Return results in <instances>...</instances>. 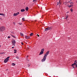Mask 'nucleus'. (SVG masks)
Returning a JSON list of instances; mask_svg holds the SVG:
<instances>
[{
  "label": "nucleus",
  "mask_w": 77,
  "mask_h": 77,
  "mask_svg": "<svg viewBox=\"0 0 77 77\" xmlns=\"http://www.w3.org/2000/svg\"><path fill=\"white\" fill-rule=\"evenodd\" d=\"M5 31V26H1L0 27V32H3L4 31Z\"/></svg>",
  "instance_id": "nucleus-1"
},
{
  "label": "nucleus",
  "mask_w": 77,
  "mask_h": 77,
  "mask_svg": "<svg viewBox=\"0 0 77 77\" xmlns=\"http://www.w3.org/2000/svg\"><path fill=\"white\" fill-rule=\"evenodd\" d=\"M10 57H8L5 60H4V63H6V62H8V61L9 60V59Z\"/></svg>",
  "instance_id": "nucleus-2"
},
{
  "label": "nucleus",
  "mask_w": 77,
  "mask_h": 77,
  "mask_svg": "<svg viewBox=\"0 0 77 77\" xmlns=\"http://www.w3.org/2000/svg\"><path fill=\"white\" fill-rule=\"evenodd\" d=\"M51 29H52V27H48L45 29V31H47V30H51Z\"/></svg>",
  "instance_id": "nucleus-3"
},
{
  "label": "nucleus",
  "mask_w": 77,
  "mask_h": 77,
  "mask_svg": "<svg viewBox=\"0 0 77 77\" xmlns=\"http://www.w3.org/2000/svg\"><path fill=\"white\" fill-rule=\"evenodd\" d=\"M46 58L47 57L44 56L42 60V62H45V60H46Z\"/></svg>",
  "instance_id": "nucleus-4"
},
{
  "label": "nucleus",
  "mask_w": 77,
  "mask_h": 77,
  "mask_svg": "<svg viewBox=\"0 0 77 77\" xmlns=\"http://www.w3.org/2000/svg\"><path fill=\"white\" fill-rule=\"evenodd\" d=\"M50 52V51H48L45 54V56H44L46 57H47V56H48V54H49V52Z\"/></svg>",
  "instance_id": "nucleus-5"
},
{
  "label": "nucleus",
  "mask_w": 77,
  "mask_h": 77,
  "mask_svg": "<svg viewBox=\"0 0 77 77\" xmlns=\"http://www.w3.org/2000/svg\"><path fill=\"white\" fill-rule=\"evenodd\" d=\"M16 43V42H15V40H13V41L12 42V44L13 45H14V46H15V44Z\"/></svg>",
  "instance_id": "nucleus-6"
},
{
  "label": "nucleus",
  "mask_w": 77,
  "mask_h": 77,
  "mask_svg": "<svg viewBox=\"0 0 77 77\" xmlns=\"http://www.w3.org/2000/svg\"><path fill=\"white\" fill-rule=\"evenodd\" d=\"M70 3L71 5H69L68 6L69 7V8H71V7H72V6H73V3H72V2H70Z\"/></svg>",
  "instance_id": "nucleus-7"
},
{
  "label": "nucleus",
  "mask_w": 77,
  "mask_h": 77,
  "mask_svg": "<svg viewBox=\"0 0 77 77\" xmlns=\"http://www.w3.org/2000/svg\"><path fill=\"white\" fill-rule=\"evenodd\" d=\"M20 14L19 12H18L17 13H14L13 14V16L15 17L16 16H17Z\"/></svg>",
  "instance_id": "nucleus-8"
},
{
  "label": "nucleus",
  "mask_w": 77,
  "mask_h": 77,
  "mask_svg": "<svg viewBox=\"0 0 77 77\" xmlns=\"http://www.w3.org/2000/svg\"><path fill=\"white\" fill-rule=\"evenodd\" d=\"M72 66H76L75 68L77 67V64H76V63H74L73 64H72L71 65Z\"/></svg>",
  "instance_id": "nucleus-9"
},
{
  "label": "nucleus",
  "mask_w": 77,
  "mask_h": 77,
  "mask_svg": "<svg viewBox=\"0 0 77 77\" xmlns=\"http://www.w3.org/2000/svg\"><path fill=\"white\" fill-rule=\"evenodd\" d=\"M25 9L26 10V11H28V10H29V8H28V7H26Z\"/></svg>",
  "instance_id": "nucleus-10"
},
{
  "label": "nucleus",
  "mask_w": 77,
  "mask_h": 77,
  "mask_svg": "<svg viewBox=\"0 0 77 77\" xmlns=\"http://www.w3.org/2000/svg\"><path fill=\"white\" fill-rule=\"evenodd\" d=\"M20 11H21V12H24L25 10H24V9H22Z\"/></svg>",
  "instance_id": "nucleus-11"
},
{
  "label": "nucleus",
  "mask_w": 77,
  "mask_h": 77,
  "mask_svg": "<svg viewBox=\"0 0 77 77\" xmlns=\"http://www.w3.org/2000/svg\"><path fill=\"white\" fill-rule=\"evenodd\" d=\"M44 53V52H41L39 54V55H41V54H42Z\"/></svg>",
  "instance_id": "nucleus-12"
},
{
  "label": "nucleus",
  "mask_w": 77,
  "mask_h": 77,
  "mask_svg": "<svg viewBox=\"0 0 77 77\" xmlns=\"http://www.w3.org/2000/svg\"><path fill=\"white\" fill-rule=\"evenodd\" d=\"M44 48H43L41 50V52L44 53Z\"/></svg>",
  "instance_id": "nucleus-13"
},
{
  "label": "nucleus",
  "mask_w": 77,
  "mask_h": 77,
  "mask_svg": "<svg viewBox=\"0 0 77 77\" xmlns=\"http://www.w3.org/2000/svg\"><path fill=\"white\" fill-rule=\"evenodd\" d=\"M33 33H32L30 34V36H33Z\"/></svg>",
  "instance_id": "nucleus-14"
},
{
  "label": "nucleus",
  "mask_w": 77,
  "mask_h": 77,
  "mask_svg": "<svg viewBox=\"0 0 77 77\" xmlns=\"http://www.w3.org/2000/svg\"><path fill=\"white\" fill-rule=\"evenodd\" d=\"M11 65H12V66H15V64L14 63H12Z\"/></svg>",
  "instance_id": "nucleus-15"
},
{
  "label": "nucleus",
  "mask_w": 77,
  "mask_h": 77,
  "mask_svg": "<svg viewBox=\"0 0 77 77\" xmlns=\"http://www.w3.org/2000/svg\"><path fill=\"white\" fill-rule=\"evenodd\" d=\"M25 38H26V39H29V37H28V36L26 35L25 36Z\"/></svg>",
  "instance_id": "nucleus-16"
},
{
  "label": "nucleus",
  "mask_w": 77,
  "mask_h": 77,
  "mask_svg": "<svg viewBox=\"0 0 77 77\" xmlns=\"http://www.w3.org/2000/svg\"><path fill=\"white\" fill-rule=\"evenodd\" d=\"M0 15H5V14H3V13H0Z\"/></svg>",
  "instance_id": "nucleus-17"
},
{
  "label": "nucleus",
  "mask_w": 77,
  "mask_h": 77,
  "mask_svg": "<svg viewBox=\"0 0 77 77\" xmlns=\"http://www.w3.org/2000/svg\"><path fill=\"white\" fill-rule=\"evenodd\" d=\"M70 11H71L72 12L73 10H72V8L70 9Z\"/></svg>",
  "instance_id": "nucleus-18"
},
{
  "label": "nucleus",
  "mask_w": 77,
  "mask_h": 77,
  "mask_svg": "<svg viewBox=\"0 0 77 77\" xmlns=\"http://www.w3.org/2000/svg\"><path fill=\"white\" fill-rule=\"evenodd\" d=\"M22 20L24 21H25V18H24L23 17L22 18Z\"/></svg>",
  "instance_id": "nucleus-19"
},
{
  "label": "nucleus",
  "mask_w": 77,
  "mask_h": 77,
  "mask_svg": "<svg viewBox=\"0 0 77 77\" xmlns=\"http://www.w3.org/2000/svg\"><path fill=\"white\" fill-rule=\"evenodd\" d=\"M20 33L21 35L22 36H23V33Z\"/></svg>",
  "instance_id": "nucleus-20"
},
{
  "label": "nucleus",
  "mask_w": 77,
  "mask_h": 77,
  "mask_svg": "<svg viewBox=\"0 0 77 77\" xmlns=\"http://www.w3.org/2000/svg\"><path fill=\"white\" fill-rule=\"evenodd\" d=\"M12 37H13V38H16V37H15V36L14 35H12Z\"/></svg>",
  "instance_id": "nucleus-21"
},
{
  "label": "nucleus",
  "mask_w": 77,
  "mask_h": 77,
  "mask_svg": "<svg viewBox=\"0 0 77 77\" xmlns=\"http://www.w3.org/2000/svg\"><path fill=\"white\" fill-rule=\"evenodd\" d=\"M60 5H61V3H60V1H59V6L60 7Z\"/></svg>",
  "instance_id": "nucleus-22"
},
{
  "label": "nucleus",
  "mask_w": 77,
  "mask_h": 77,
  "mask_svg": "<svg viewBox=\"0 0 77 77\" xmlns=\"http://www.w3.org/2000/svg\"><path fill=\"white\" fill-rule=\"evenodd\" d=\"M66 19H67V18L68 17V15H67V16H66Z\"/></svg>",
  "instance_id": "nucleus-23"
},
{
  "label": "nucleus",
  "mask_w": 77,
  "mask_h": 77,
  "mask_svg": "<svg viewBox=\"0 0 77 77\" xmlns=\"http://www.w3.org/2000/svg\"><path fill=\"white\" fill-rule=\"evenodd\" d=\"M16 58H17V59H19V57L17 56L16 57Z\"/></svg>",
  "instance_id": "nucleus-24"
},
{
  "label": "nucleus",
  "mask_w": 77,
  "mask_h": 77,
  "mask_svg": "<svg viewBox=\"0 0 77 77\" xmlns=\"http://www.w3.org/2000/svg\"><path fill=\"white\" fill-rule=\"evenodd\" d=\"M74 63H75L76 64L77 63V60H75Z\"/></svg>",
  "instance_id": "nucleus-25"
},
{
  "label": "nucleus",
  "mask_w": 77,
  "mask_h": 77,
  "mask_svg": "<svg viewBox=\"0 0 77 77\" xmlns=\"http://www.w3.org/2000/svg\"><path fill=\"white\" fill-rule=\"evenodd\" d=\"M36 1V0H33V2H35Z\"/></svg>",
  "instance_id": "nucleus-26"
},
{
  "label": "nucleus",
  "mask_w": 77,
  "mask_h": 77,
  "mask_svg": "<svg viewBox=\"0 0 77 77\" xmlns=\"http://www.w3.org/2000/svg\"><path fill=\"white\" fill-rule=\"evenodd\" d=\"M59 2L57 3V5H59Z\"/></svg>",
  "instance_id": "nucleus-27"
},
{
  "label": "nucleus",
  "mask_w": 77,
  "mask_h": 77,
  "mask_svg": "<svg viewBox=\"0 0 77 77\" xmlns=\"http://www.w3.org/2000/svg\"><path fill=\"white\" fill-rule=\"evenodd\" d=\"M21 44H22V45H23V44H24L23 43V42H22Z\"/></svg>",
  "instance_id": "nucleus-28"
},
{
  "label": "nucleus",
  "mask_w": 77,
  "mask_h": 77,
  "mask_svg": "<svg viewBox=\"0 0 77 77\" xmlns=\"http://www.w3.org/2000/svg\"><path fill=\"white\" fill-rule=\"evenodd\" d=\"M11 37H10V36H8V38H10Z\"/></svg>",
  "instance_id": "nucleus-29"
},
{
  "label": "nucleus",
  "mask_w": 77,
  "mask_h": 77,
  "mask_svg": "<svg viewBox=\"0 0 77 77\" xmlns=\"http://www.w3.org/2000/svg\"><path fill=\"white\" fill-rule=\"evenodd\" d=\"M37 35L38 37H39V35L38 34H37Z\"/></svg>",
  "instance_id": "nucleus-30"
},
{
  "label": "nucleus",
  "mask_w": 77,
  "mask_h": 77,
  "mask_svg": "<svg viewBox=\"0 0 77 77\" xmlns=\"http://www.w3.org/2000/svg\"><path fill=\"white\" fill-rule=\"evenodd\" d=\"M17 53V51H15L14 52V53Z\"/></svg>",
  "instance_id": "nucleus-31"
},
{
  "label": "nucleus",
  "mask_w": 77,
  "mask_h": 77,
  "mask_svg": "<svg viewBox=\"0 0 77 77\" xmlns=\"http://www.w3.org/2000/svg\"><path fill=\"white\" fill-rule=\"evenodd\" d=\"M27 48L28 50H29V47H27Z\"/></svg>",
  "instance_id": "nucleus-32"
},
{
  "label": "nucleus",
  "mask_w": 77,
  "mask_h": 77,
  "mask_svg": "<svg viewBox=\"0 0 77 77\" xmlns=\"http://www.w3.org/2000/svg\"><path fill=\"white\" fill-rule=\"evenodd\" d=\"M14 51H17V50H15V49H14Z\"/></svg>",
  "instance_id": "nucleus-33"
},
{
  "label": "nucleus",
  "mask_w": 77,
  "mask_h": 77,
  "mask_svg": "<svg viewBox=\"0 0 77 77\" xmlns=\"http://www.w3.org/2000/svg\"><path fill=\"white\" fill-rule=\"evenodd\" d=\"M73 66V68H75V67H74V66Z\"/></svg>",
  "instance_id": "nucleus-34"
},
{
  "label": "nucleus",
  "mask_w": 77,
  "mask_h": 77,
  "mask_svg": "<svg viewBox=\"0 0 77 77\" xmlns=\"http://www.w3.org/2000/svg\"><path fill=\"white\" fill-rule=\"evenodd\" d=\"M29 38H30V36H28Z\"/></svg>",
  "instance_id": "nucleus-35"
},
{
  "label": "nucleus",
  "mask_w": 77,
  "mask_h": 77,
  "mask_svg": "<svg viewBox=\"0 0 77 77\" xmlns=\"http://www.w3.org/2000/svg\"><path fill=\"white\" fill-rule=\"evenodd\" d=\"M14 48V47H12V48Z\"/></svg>",
  "instance_id": "nucleus-36"
},
{
  "label": "nucleus",
  "mask_w": 77,
  "mask_h": 77,
  "mask_svg": "<svg viewBox=\"0 0 77 77\" xmlns=\"http://www.w3.org/2000/svg\"><path fill=\"white\" fill-rule=\"evenodd\" d=\"M20 25H21V24H22V23H20Z\"/></svg>",
  "instance_id": "nucleus-37"
},
{
  "label": "nucleus",
  "mask_w": 77,
  "mask_h": 77,
  "mask_svg": "<svg viewBox=\"0 0 77 77\" xmlns=\"http://www.w3.org/2000/svg\"><path fill=\"white\" fill-rule=\"evenodd\" d=\"M29 57V55L27 56V57Z\"/></svg>",
  "instance_id": "nucleus-38"
},
{
  "label": "nucleus",
  "mask_w": 77,
  "mask_h": 77,
  "mask_svg": "<svg viewBox=\"0 0 77 77\" xmlns=\"http://www.w3.org/2000/svg\"><path fill=\"white\" fill-rule=\"evenodd\" d=\"M0 47H1V46H0Z\"/></svg>",
  "instance_id": "nucleus-39"
},
{
  "label": "nucleus",
  "mask_w": 77,
  "mask_h": 77,
  "mask_svg": "<svg viewBox=\"0 0 77 77\" xmlns=\"http://www.w3.org/2000/svg\"><path fill=\"white\" fill-rule=\"evenodd\" d=\"M69 2H70V1H69Z\"/></svg>",
  "instance_id": "nucleus-40"
}]
</instances>
